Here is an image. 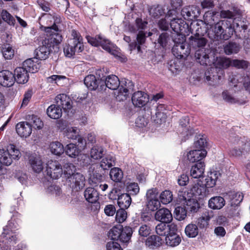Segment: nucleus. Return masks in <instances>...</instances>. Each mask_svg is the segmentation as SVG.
<instances>
[{
    "label": "nucleus",
    "mask_w": 250,
    "mask_h": 250,
    "mask_svg": "<svg viewBox=\"0 0 250 250\" xmlns=\"http://www.w3.org/2000/svg\"><path fill=\"white\" fill-rule=\"evenodd\" d=\"M235 32L234 24L231 20H223L217 21L208 29L209 38L216 40H228Z\"/></svg>",
    "instance_id": "obj_1"
},
{
    "label": "nucleus",
    "mask_w": 250,
    "mask_h": 250,
    "mask_svg": "<svg viewBox=\"0 0 250 250\" xmlns=\"http://www.w3.org/2000/svg\"><path fill=\"white\" fill-rule=\"evenodd\" d=\"M231 65V60L227 58H217L214 67H210L205 72V78L207 82H211L210 84L219 83L224 74L223 69Z\"/></svg>",
    "instance_id": "obj_2"
},
{
    "label": "nucleus",
    "mask_w": 250,
    "mask_h": 250,
    "mask_svg": "<svg viewBox=\"0 0 250 250\" xmlns=\"http://www.w3.org/2000/svg\"><path fill=\"white\" fill-rule=\"evenodd\" d=\"M62 36L60 33L47 35L40 46L35 50L36 60H45L48 58L52 49L62 41Z\"/></svg>",
    "instance_id": "obj_3"
},
{
    "label": "nucleus",
    "mask_w": 250,
    "mask_h": 250,
    "mask_svg": "<svg viewBox=\"0 0 250 250\" xmlns=\"http://www.w3.org/2000/svg\"><path fill=\"white\" fill-rule=\"evenodd\" d=\"M72 38L68 41L63 47V52L66 57H73L76 53H80L83 50V39L80 33L76 30L71 31Z\"/></svg>",
    "instance_id": "obj_4"
},
{
    "label": "nucleus",
    "mask_w": 250,
    "mask_h": 250,
    "mask_svg": "<svg viewBox=\"0 0 250 250\" xmlns=\"http://www.w3.org/2000/svg\"><path fill=\"white\" fill-rule=\"evenodd\" d=\"M231 143L229 154L231 156L239 157L250 151V140L244 137L235 136L231 140Z\"/></svg>",
    "instance_id": "obj_5"
},
{
    "label": "nucleus",
    "mask_w": 250,
    "mask_h": 250,
    "mask_svg": "<svg viewBox=\"0 0 250 250\" xmlns=\"http://www.w3.org/2000/svg\"><path fill=\"white\" fill-rule=\"evenodd\" d=\"M132 233L133 231L131 227L126 226L124 228L122 225H118L109 231L108 236L112 240L126 243L130 239Z\"/></svg>",
    "instance_id": "obj_6"
},
{
    "label": "nucleus",
    "mask_w": 250,
    "mask_h": 250,
    "mask_svg": "<svg viewBox=\"0 0 250 250\" xmlns=\"http://www.w3.org/2000/svg\"><path fill=\"white\" fill-rule=\"evenodd\" d=\"M86 38L88 43L92 45L95 46H102L104 49L115 56L117 59L122 62H125L126 61V58L115 54L114 51L112 50L111 48L112 44L111 42L104 37L99 35L94 38L90 36H87Z\"/></svg>",
    "instance_id": "obj_7"
},
{
    "label": "nucleus",
    "mask_w": 250,
    "mask_h": 250,
    "mask_svg": "<svg viewBox=\"0 0 250 250\" xmlns=\"http://www.w3.org/2000/svg\"><path fill=\"white\" fill-rule=\"evenodd\" d=\"M17 229L14 221H9L7 225L3 228V232L0 235V241H2L8 247L13 246L16 243L18 239L14 231Z\"/></svg>",
    "instance_id": "obj_8"
},
{
    "label": "nucleus",
    "mask_w": 250,
    "mask_h": 250,
    "mask_svg": "<svg viewBox=\"0 0 250 250\" xmlns=\"http://www.w3.org/2000/svg\"><path fill=\"white\" fill-rule=\"evenodd\" d=\"M20 151L15 148V146L11 145L6 150L0 149V163L6 166L10 165L13 159H19L20 155Z\"/></svg>",
    "instance_id": "obj_9"
},
{
    "label": "nucleus",
    "mask_w": 250,
    "mask_h": 250,
    "mask_svg": "<svg viewBox=\"0 0 250 250\" xmlns=\"http://www.w3.org/2000/svg\"><path fill=\"white\" fill-rule=\"evenodd\" d=\"M133 88L134 84L131 81L126 79H122L120 81L117 93L115 94L117 100L120 101L126 100L129 92L133 90Z\"/></svg>",
    "instance_id": "obj_10"
},
{
    "label": "nucleus",
    "mask_w": 250,
    "mask_h": 250,
    "mask_svg": "<svg viewBox=\"0 0 250 250\" xmlns=\"http://www.w3.org/2000/svg\"><path fill=\"white\" fill-rule=\"evenodd\" d=\"M67 183L73 191L78 192L85 186V179L82 174L76 172L69 177Z\"/></svg>",
    "instance_id": "obj_11"
},
{
    "label": "nucleus",
    "mask_w": 250,
    "mask_h": 250,
    "mask_svg": "<svg viewBox=\"0 0 250 250\" xmlns=\"http://www.w3.org/2000/svg\"><path fill=\"white\" fill-rule=\"evenodd\" d=\"M46 170L47 175L53 179H58L63 173L62 167L57 161H49L47 163Z\"/></svg>",
    "instance_id": "obj_12"
},
{
    "label": "nucleus",
    "mask_w": 250,
    "mask_h": 250,
    "mask_svg": "<svg viewBox=\"0 0 250 250\" xmlns=\"http://www.w3.org/2000/svg\"><path fill=\"white\" fill-rule=\"evenodd\" d=\"M170 229L171 230L166 236L165 241L167 246L174 247L178 246L180 243L181 239L176 233L177 227L175 224H171Z\"/></svg>",
    "instance_id": "obj_13"
},
{
    "label": "nucleus",
    "mask_w": 250,
    "mask_h": 250,
    "mask_svg": "<svg viewBox=\"0 0 250 250\" xmlns=\"http://www.w3.org/2000/svg\"><path fill=\"white\" fill-rule=\"evenodd\" d=\"M83 196L88 202L94 204L95 209H100V205L98 202L99 199V193L96 189L92 187L87 188L84 191Z\"/></svg>",
    "instance_id": "obj_14"
},
{
    "label": "nucleus",
    "mask_w": 250,
    "mask_h": 250,
    "mask_svg": "<svg viewBox=\"0 0 250 250\" xmlns=\"http://www.w3.org/2000/svg\"><path fill=\"white\" fill-rule=\"evenodd\" d=\"M200 9L195 5L188 6L184 7L181 10V15L187 20H192L200 15Z\"/></svg>",
    "instance_id": "obj_15"
},
{
    "label": "nucleus",
    "mask_w": 250,
    "mask_h": 250,
    "mask_svg": "<svg viewBox=\"0 0 250 250\" xmlns=\"http://www.w3.org/2000/svg\"><path fill=\"white\" fill-rule=\"evenodd\" d=\"M84 83L86 87L91 90L98 89L102 90L104 88L103 84L94 75H88L84 79Z\"/></svg>",
    "instance_id": "obj_16"
},
{
    "label": "nucleus",
    "mask_w": 250,
    "mask_h": 250,
    "mask_svg": "<svg viewBox=\"0 0 250 250\" xmlns=\"http://www.w3.org/2000/svg\"><path fill=\"white\" fill-rule=\"evenodd\" d=\"M132 102L135 106L141 107L148 102V95L144 92L138 91L132 96Z\"/></svg>",
    "instance_id": "obj_17"
},
{
    "label": "nucleus",
    "mask_w": 250,
    "mask_h": 250,
    "mask_svg": "<svg viewBox=\"0 0 250 250\" xmlns=\"http://www.w3.org/2000/svg\"><path fill=\"white\" fill-rule=\"evenodd\" d=\"M211 52L210 48L198 49L195 53L196 61L202 65H207L210 63L209 54Z\"/></svg>",
    "instance_id": "obj_18"
},
{
    "label": "nucleus",
    "mask_w": 250,
    "mask_h": 250,
    "mask_svg": "<svg viewBox=\"0 0 250 250\" xmlns=\"http://www.w3.org/2000/svg\"><path fill=\"white\" fill-rule=\"evenodd\" d=\"M15 82L14 74L7 70L0 71V84L4 87L12 86Z\"/></svg>",
    "instance_id": "obj_19"
},
{
    "label": "nucleus",
    "mask_w": 250,
    "mask_h": 250,
    "mask_svg": "<svg viewBox=\"0 0 250 250\" xmlns=\"http://www.w3.org/2000/svg\"><path fill=\"white\" fill-rule=\"evenodd\" d=\"M172 52L177 58L185 59L189 54L190 49L186 43H180L174 45Z\"/></svg>",
    "instance_id": "obj_20"
},
{
    "label": "nucleus",
    "mask_w": 250,
    "mask_h": 250,
    "mask_svg": "<svg viewBox=\"0 0 250 250\" xmlns=\"http://www.w3.org/2000/svg\"><path fill=\"white\" fill-rule=\"evenodd\" d=\"M48 19H52L54 20V23L51 26L47 27L45 28V31L47 35H51L52 34L59 33L58 32L59 29L57 24L61 22V18L58 14L53 13L51 14H45L44 15Z\"/></svg>",
    "instance_id": "obj_21"
},
{
    "label": "nucleus",
    "mask_w": 250,
    "mask_h": 250,
    "mask_svg": "<svg viewBox=\"0 0 250 250\" xmlns=\"http://www.w3.org/2000/svg\"><path fill=\"white\" fill-rule=\"evenodd\" d=\"M155 219L161 223H169L173 219L170 211L166 208H162L157 210L155 214Z\"/></svg>",
    "instance_id": "obj_22"
},
{
    "label": "nucleus",
    "mask_w": 250,
    "mask_h": 250,
    "mask_svg": "<svg viewBox=\"0 0 250 250\" xmlns=\"http://www.w3.org/2000/svg\"><path fill=\"white\" fill-rule=\"evenodd\" d=\"M17 133L21 137L26 138L30 135L32 128L31 124L27 122H21L16 126Z\"/></svg>",
    "instance_id": "obj_23"
},
{
    "label": "nucleus",
    "mask_w": 250,
    "mask_h": 250,
    "mask_svg": "<svg viewBox=\"0 0 250 250\" xmlns=\"http://www.w3.org/2000/svg\"><path fill=\"white\" fill-rule=\"evenodd\" d=\"M189 44L194 48L206 49L209 48L206 47L208 43V40L203 36H193L189 38Z\"/></svg>",
    "instance_id": "obj_24"
},
{
    "label": "nucleus",
    "mask_w": 250,
    "mask_h": 250,
    "mask_svg": "<svg viewBox=\"0 0 250 250\" xmlns=\"http://www.w3.org/2000/svg\"><path fill=\"white\" fill-rule=\"evenodd\" d=\"M57 106L66 111L72 107V102L69 96L65 94L57 95L55 98Z\"/></svg>",
    "instance_id": "obj_25"
},
{
    "label": "nucleus",
    "mask_w": 250,
    "mask_h": 250,
    "mask_svg": "<svg viewBox=\"0 0 250 250\" xmlns=\"http://www.w3.org/2000/svg\"><path fill=\"white\" fill-rule=\"evenodd\" d=\"M14 75L15 81L19 83L24 84L28 82L29 78V72L23 66L17 67Z\"/></svg>",
    "instance_id": "obj_26"
},
{
    "label": "nucleus",
    "mask_w": 250,
    "mask_h": 250,
    "mask_svg": "<svg viewBox=\"0 0 250 250\" xmlns=\"http://www.w3.org/2000/svg\"><path fill=\"white\" fill-rule=\"evenodd\" d=\"M189 119L188 116L183 117L180 121V125L183 128L182 131L181 132V135L182 137L184 139H182V141H185L190 136H191L193 134V130L192 128H189L187 127V125L189 124Z\"/></svg>",
    "instance_id": "obj_27"
},
{
    "label": "nucleus",
    "mask_w": 250,
    "mask_h": 250,
    "mask_svg": "<svg viewBox=\"0 0 250 250\" xmlns=\"http://www.w3.org/2000/svg\"><path fill=\"white\" fill-rule=\"evenodd\" d=\"M206 150H193L190 151L187 154V158L188 160L191 163H197L202 162L201 160L204 158L207 155Z\"/></svg>",
    "instance_id": "obj_28"
},
{
    "label": "nucleus",
    "mask_w": 250,
    "mask_h": 250,
    "mask_svg": "<svg viewBox=\"0 0 250 250\" xmlns=\"http://www.w3.org/2000/svg\"><path fill=\"white\" fill-rule=\"evenodd\" d=\"M137 42L134 41L129 44V50L132 51L136 49L138 53H141V45L143 44L146 41V34L143 31H140L137 34L136 38Z\"/></svg>",
    "instance_id": "obj_29"
},
{
    "label": "nucleus",
    "mask_w": 250,
    "mask_h": 250,
    "mask_svg": "<svg viewBox=\"0 0 250 250\" xmlns=\"http://www.w3.org/2000/svg\"><path fill=\"white\" fill-rule=\"evenodd\" d=\"M205 165L203 162L195 163L190 169V175L193 178H199L202 177L205 171Z\"/></svg>",
    "instance_id": "obj_30"
},
{
    "label": "nucleus",
    "mask_w": 250,
    "mask_h": 250,
    "mask_svg": "<svg viewBox=\"0 0 250 250\" xmlns=\"http://www.w3.org/2000/svg\"><path fill=\"white\" fill-rule=\"evenodd\" d=\"M120 84V81L118 77L114 75L107 76L104 82V87L105 86L106 87L111 90H116L117 88L119 89Z\"/></svg>",
    "instance_id": "obj_31"
},
{
    "label": "nucleus",
    "mask_w": 250,
    "mask_h": 250,
    "mask_svg": "<svg viewBox=\"0 0 250 250\" xmlns=\"http://www.w3.org/2000/svg\"><path fill=\"white\" fill-rule=\"evenodd\" d=\"M29 163L32 170L36 173L41 172L43 168L42 160L37 156L31 155L29 157Z\"/></svg>",
    "instance_id": "obj_32"
},
{
    "label": "nucleus",
    "mask_w": 250,
    "mask_h": 250,
    "mask_svg": "<svg viewBox=\"0 0 250 250\" xmlns=\"http://www.w3.org/2000/svg\"><path fill=\"white\" fill-rule=\"evenodd\" d=\"M227 197L229 200L231 206H237L242 201L243 195L241 192L230 191L227 193Z\"/></svg>",
    "instance_id": "obj_33"
},
{
    "label": "nucleus",
    "mask_w": 250,
    "mask_h": 250,
    "mask_svg": "<svg viewBox=\"0 0 250 250\" xmlns=\"http://www.w3.org/2000/svg\"><path fill=\"white\" fill-rule=\"evenodd\" d=\"M241 48L239 43L234 42H229L224 45V53L227 55L238 53Z\"/></svg>",
    "instance_id": "obj_34"
},
{
    "label": "nucleus",
    "mask_w": 250,
    "mask_h": 250,
    "mask_svg": "<svg viewBox=\"0 0 250 250\" xmlns=\"http://www.w3.org/2000/svg\"><path fill=\"white\" fill-rule=\"evenodd\" d=\"M22 66L25 67L29 73H34L38 71L41 65L38 61L35 62L33 59H28L23 62Z\"/></svg>",
    "instance_id": "obj_35"
},
{
    "label": "nucleus",
    "mask_w": 250,
    "mask_h": 250,
    "mask_svg": "<svg viewBox=\"0 0 250 250\" xmlns=\"http://www.w3.org/2000/svg\"><path fill=\"white\" fill-rule=\"evenodd\" d=\"M225 205V200L221 196H215L208 201V207L213 209H220Z\"/></svg>",
    "instance_id": "obj_36"
},
{
    "label": "nucleus",
    "mask_w": 250,
    "mask_h": 250,
    "mask_svg": "<svg viewBox=\"0 0 250 250\" xmlns=\"http://www.w3.org/2000/svg\"><path fill=\"white\" fill-rule=\"evenodd\" d=\"M213 217L212 211H206L202 217L199 218L197 220V224L200 229L207 228L208 226V222L210 219Z\"/></svg>",
    "instance_id": "obj_37"
},
{
    "label": "nucleus",
    "mask_w": 250,
    "mask_h": 250,
    "mask_svg": "<svg viewBox=\"0 0 250 250\" xmlns=\"http://www.w3.org/2000/svg\"><path fill=\"white\" fill-rule=\"evenodd\" d=\"M162 244V239L157 235H151L146 241V245L150 249H155L160 247Z\"/></svg>",
    "instance_id": "obj_38"
},
{
    "label": "nucleus",
    "mask_w": 250,
    "mask_h": 250,
    "mask_svg": "<svg viewBox=\"0 0 250 250\" xmlns=\"http://www.w3.org/2000/svg\"><path fill=\"white\" fill-rule=\"evenodd\" d=\"M46 112L49 117L54 119H59L62 115V108L55 104L49 106L47 109Z\"/></svg>",
    "instance_id": "obj_39"
},
{
    "label": "nucleus",
    "mask_w": 250,
    "mask_h": 250,
    "mask_svg": "<svg viewBox=\"0 0 250 250\" xmlns=\"http://www.w3.org/2000/svg\"><path fill=\"white\" fill-rule=\"evenodd\" d=\"M131 203V198L127 193H123L119 195L117 203L120 208H127Z\"/></svg>",
    "instance_id": "obj_40"
},
{
    "label": "nucleus",
    "mask_w": 250,
    "mask_h": 250,
    "mask_svg": "<svg viewBox=\"0 0 250 250\" xmlns=\"http://www.w3.org/2000/svg\"><path fill=\"white\" fill-rule=\"evenodd\" d=\"M190 29L194 36H203L207 33V30L205 27H202L198 22H192L190 26Z\"/></svg>",
    "instance_id": "obj_41"
},
{
    "label": "nucleus",
    "mask_w": 250,
    "mask_h": 250,
    "mask_svg": "<svg viewBox=\"0 0 250 250\" xmlns=\"http://www.w3.org/2000/svg\"><path fill=\"white\" fill-rule=\"evenodd\" d=\"M115 158L113 154L106 155L101 161L100 167L104 170L107 169L115 165Z\"/></svg>",
    "instance_id": "obj_42"
},
{
    "label": "nucleus",
    "mask_w": 250,
    "mask_h": 250,
    "mask_svg": "<svg viewBox=\"0 0 250 250\" xmlns=\"http://www.w3.org/2000/svg\"><path fill=\"white\" fill-rule=\"evenodd\" d=\"M205 23L210 27L214 25L218 21V17L215 12L208 11L204 16Z\"/></svg>",
    "instance_id": "obj_43"
},
{
    "label": "nucleus",
    "mask_w": 250,
    "mask_h": 250,
    "mask_svg": "<svg viewBox=\"0 0 250 250\" xmlns=\"http://www.w3.org/2000/svg\"><path fill=\"white\" fill-rule=\"evenodd\" d=\"M170 25L172 30L175 33H182L184 28V22L181 19L173 18L170 19Z\"/></svg>",
    "instance_id": "obj_44"
},
{
    "label": "nucleus",
    "mask_w": 250,
    "mask_h": 250,
    "mask_svg": "<svg viewBox=\"0 0 250 250\" xmlns=\"http://www.w3.org/2000/svg\"><path fill=\"white\" fill-rule=\"evenodd\" d=\"M185 208L191 212H197L200 208V205L196 199L190 198L186 201Z\"/></svg>",
    "instance_id": "obj_45"
},
{
    "label": "nucleus",
    "mask_w": 250,
    "mask_h": 250,
    "mask_svg": "<svg viewBox=\"0 0 250 250\" xmlns=\"http://www.w3.org/2000/svg\"><path fill=\"white\" fill-rule=\"evenodd\" d=\"M0 50L6 60H10L13 58L14 50L9 44H4L2 45L0 47Z\"/></svg>",
    "instance_id": "obj_46"
},
{
    "label": "nucleus",
    "mask_w": 250,
    "mask_h": 250,
    "mask_svg": "<svg viewBox=\"0 0 250 250\" xmlns=\"http://www.w3.org/2000/svg\"><path fill=\"white\" fill-rule=\"evenodd\" d=\"M206 189L205 187L199 184H196L192 186L190 189V193L192 195L193 197L198 198L199 196H203L205 194ZM199 197L198 198H200Z\"/></svg>",
    "instance_id": "obj_47"
},
{
    "label": "nucleus",
    "mask_w": 250,
    "mask_h": 250,
    "mask_svg": "<svg viewBox=\"0 0 250 250\" xmlns=\"http://www.w3.org/2000/svg\"><path fill=\"white\" fill-rule=\"evenodd\" d=\"M167 223H161L157 225L155 228L156 232L160 236H167L171 230V224L167 225Z\"/></svg>",
    "instance_id": "obj_48"
},
{
    "label": "nucleus",
    "mask_w": 250,
    "mask_h": 250,
    "mask_svg": "<svg viewBox=\"0 0 250 250\" xmlns=\"http://www.w3.org/2000/svg\"><path fill=\"white\" fill-rule=\"evenodd\" d=\"M171 37L167 32H164L159 35L157 42L163 48L166 47L170 43Z\"/></svg>",
    "instance_id": "obj_49"
},
{
    "label": "nucleus",
    "mask_w": 250,
    "mask_h": 250,
    "mask_svg": "<svg viewBox=\"0 0 250 250\" xmlns=\"http://www.w3.org/2000/svg\"><path fill=\"white\" fill-rule=\"evenodd\" d=\"M185 233L189 237H195L198 234V228L196 224L190 223L185 228Z\"/></svg>",
    "instance_id": "obj_50"
},
{
    "label": "nucleus",
    "mask_w": 250,
    "mask_h": 250,
    "mask_svg": "<svg viewBox=\"0 0 250 250\" xmlns=\"http://www.w3.org/2000/svg\"><path fill=\"white\" fill-rule=\"evenodd\" d=\"M110 178L115 182H119L123 177L122 170L118 167L112 168L110 171Z\"/></svg>",
    "instance_id": "obj_51"
},
{
    "label": "nucleus",
    "mask_w": 250,
    "mask_h": 250,
    "mask_svg": "<svg viewBox=\"0 0 250 250\" xmlns=\"http://www.w3.org/2000/svg\"><path fill=\"white\" fill-rule=\"evenodd\" d=\"M50 148L51 152L56 155H60L64 152L63 145L59 142H55L51 143L50 145Z\"/></svg>",
    "instance_id": "obj_52"
},
{
    "label": "nucleus",
    "mask_w": 250,
    "mask_h": 250,
    "mask_svg": "<svg viewBox=\"0 0 250 250\" xmlns=\"http://www.w3.org/2000/svg\"><path fill=\"white\" fill-rule=\"evenodd\" d=\"M80 149L77 148L76 145L74 144H69L67 145L65 149V153L69 157L75 158L78 156L80 152Z\"/></svg>",
    "instance_id": "obj_53"
},
{
    "label": "nucleus",
    "mask_w": 250,
    "mask_h": 250,
    "mask_svg": "<svg viewBox=\"0 0 250 250\" xmlns=\"http://www.w3.org/2000/svg\"><path fill=\"white\" fill-rule=\"evenodd\" d=\"M150 15L154 18H158L165 13V9L161 5H153L149 9Z\"/></svg>",
    "instance_id": "obj_54"
},
{
    "label": "nucleus",
    "mask_w": 250,
    "mask_h": 250,
    "mask_svg": "<svg viewBox=\"0 0 250 250\" xmlns=\"http://www.w3.org/2000/svg\"><path fill=\"white\" fill-rule=\"evenodd\" d=\"M104 152L103 148L99 146H95L92 147L90 151V156L95 160L101 159Z\"/></svg>",
    "instance_id": "obj_55"
},
{
    "label": "nucleus",
    "mask_w": 250,
    "mask_h": 250,
    "mask_svg": "<svg viewBox=\"0 0 250 250\" xmlns=\"http://www.w3.org/2000/svg\"><path fill=\"white\" fill-rule=\"evenodd\" d=\"M28 121V123L31 124L32 128L34 127L40 129L43 126V122L36 115H32L31 116H29Z\"/></svg>",
    "instance_id": "obj_56"
},
{
    "label": "nucleus",
    "mask_w": 250,
    "mask_h": 250,
    "mask_svg": "<svg viewBox=\"0 0 250 250\" xmlns=\"http://www.w3.org/2000/svg\"><path fill=\"white\" fill-rule=\"evenodd\" d=\"M187 211L185 207H177L174 210L175 218L179 221L185 219L187 216Z\"/></svg>",
    "instance_id": "obj_57"
},
{
    "label": "nucleus",
    "mask_w": 250,
    "mask_h": 250,
    "mask_svg": "<svg viewBox=\"0 0 250 250\" xmlns=\"http://www.w3.org/2000/svg\"><path fill=\"white\" fill-rule=\"evenodd\" d=\"M76 167L71 163H66L63 165V172L67 179L75 174Z\"/></svg>",
    "instance_id": "obj_58"
},
{
    "label": "nucleus",
    "mask_w": 250,
    "mask_h": 250,
    "mask_svg": "<svg viewBox=\"0 0 250 250\" xmlns=\"http://www.w3.org/2000/svg\"><path fill=\"white\" fill-rule=\"evenodd\" d=\"M161 202L163 204H167L170 203L173 199L172 192L168 190L163 191L159 196Z\"/></svg>",
    "instance_id": "obj_59"
},
{
    "label": "nucleus",
    "mask_w": 250,
    "mask_h": 250,
    "mask_svg": "<svg viewBox=\"0 0 250 250\" xmlns=\"http://www.w3.org/2000/svg\"><path fill=\"white\" fill-rule=\"evenodd\" d=\"M207 145L206 138L205 135H198L197 140L194 143L195 147L198 150H205L204 149Z\"/></svg>",
    "instance_id": "obj_60"
},
{
    "label": "nucleus",
    "mask_w": 250,
    "mask_h": 250,
    "mask_svg": "<svg viewBox=\"0 0 250 250\" xmlns=\"http://www.w3.org/2000/svg\"><path fill=\"white\" fill-rule=\"evenodd\" d=\"M2 19L9 25L14 26L16 22L15 18L6 10H2L1 12Z\"/></svg>",
    "instance_id": "obj_61"
},
{
    "label": "nucleus",
    "mask_w": 250,
    "mask_h": 250,
    "mask_svg": "<svg viewBox=\"0 0 250 250\" xmlns=\"http://www.w3.org/2000/svg\"><path fill=\"white\" fill-rule=\"evenodd\" d=\"M79 133L76 127H68L64 131V135L68 139L76 140Z\"/></svg>",
    "instance_id": "obj_62"
},
{
    "label": "nucleus",
    "mask_w": 250,
    "mask_h": 250,
    "mask_svg": "<svg viewBox=\"0 0 250 250\" xmlns=\"http://www.w3.org/2000/svg\"><path fill=\"white\" fill-rule=\"evenodd\" d=\"M160 206L158 199H147V208L150 211H155Z\"/></svg>",
    "instance_id": "obj_63"
},
{
    "label": "nucleus",
    "mask_w": 250,
    "mask_h": 250,
    "mask_svg": "<svg viewBox=\"0 0 250 250\" xmlns=\"http://www.w3.org/2000/svg\"><path fill=\"white\" fill-rule=\"evenodd\" d=\"M126 208H120L118 209L116 214V220L120 223L124 222L127 218V212Z\"/></svg>",
    "instance_id": "obj_64"
}]
</instances>
